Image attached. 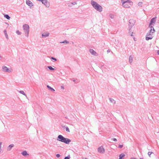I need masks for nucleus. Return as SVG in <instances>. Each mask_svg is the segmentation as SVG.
<instances>
[{
    "label": "nucleus",
    "instance_id": "nucleus-1",
    "mask_svg": "<svg viewBox=\"0 0 159 159\" xmlns=\"http://www.w3.org/2000/svg\"><path fill=\"white\" fill-rule=\"evenodd\" d=\"M91 3L93 7L97 11L99 12H101L102 11V7L96 2L92 0L91 1Z\"/></svg>",
    "mask_w": 159,
    "mask_h": 159
},
{
    "label": "nucleus",
    "instance_id": "nucleus-2",
    "mask_svg": "<svg viewBox=\"0 0 159 159\" xmlns=\"http://www.w3.org/2000/svg\"><path fill=\"white\" fill-rule=\"evenodd\" d=\"M57 140L66 144H69L71 140L67 138H65L61 135H59L57 138Z\"/></svg>",
    "mask_w": 159,
    "mask_h": 159
},
{
    "label": "nucleus",
    "instance_id": "nucleus-3",
    "mask_svg": "<svg viewBox=\"0 0 159 159\" xmlns=\"http://www.w3.org/2000/svg\"><path fill=\"white\" fill-rule=\"evenodd\" d=\"M135 20H134V19H130L129 21V32L128 33L131 36H133V33L132 32L131 34L130 33L131 31V28L133 27V26L134 25V24H135Z\"/></svg>",
    "mask_w": 159,
    "mask_h": 159
},
{
    "label": "nucleus",
    "instance_id": "nucleus-4",
    "mask_svg": "<svg viewBox=\"0 0 159 159\" xmlns=\"http://www.w3.org/2000/svg\"><path fill=\"white\" fill-rule=\"evenodd\" d=\"M123 6L125 8H129L133 4V2L129 0H121Z\"/></svg>",
    "mask_w": 159,
    "mask_h": 159
},
{
    "label": "nucleus",
    "instance_id": "nucleus-5",
    "mask_svg": "<svg viewBox=\"0 0 159 159\" xmlns=\"http://www.w3.org/2000/svg\"><path fill=\"white\" fill-rule=\"evenodd\" d=\"M23 29L25 33V36L28 37L29 32V26L27 24H24L23 26Z\"/></svg>",
    "mask_w": 159,
    "mask_h": 159
},
{
    "label": "nucleus",
    "instance_id": "nucleus-6",
    "mask_svg": "<svg viewBox=\"0 0 159 159\" xmlns=\"http://www.w3.org/2000/svg\"><path fill=\"white\" fill-rule=\"evenodd\" d=\"M154 33V31H152L151 30L148 32L146 36L145 39L146 40H148L151 39L153 37V33Z\"/></svg>",
    "mask_w": 159,
    "mask_h": 159
},
{
    "label": "nucleus",
    "instance_id": "nucleus-7",
    "mask_svg": "<svg viewBox=\"0 0 159 159\" xmlns=\"http://www.w3.org/2000/svg\"><path fill=\"white\" fill-rule=\"evenodd\" d=\"M2 70L3 71L8 73H10L11 71L10 69L5 66H2Z\"/></svg>",
    "mask_w": 159,
    "mask_h": 159
},
{
    "label": "nucleus",
    "instance_id": "nucleus-8",
    "mask_svg": "<svg viewBox=\"0 0 159 159\" xmlns=\"http://www.w3.org/2000/svg\"><path fill=\"white\" fill-rule=\"evenodd\" d=\"M98 151L99 152L102 153H105V149L103 148V147L102 146L99 147L98 149Z\"/></svg>",
    "mask_w": 159,
    "mask_h": 159
},
{
    "label": "nucleus",
    "instance_id": "nucleus-9",
    "mask_svg": "<svg viewBox=\"0 0 159 159\" xmlns=\"http://www.w3.org/2000/svg\"><path fill=\"white\" fill-rule=\"evenodd\" d=\"M156 17H154L152 18L150 21V22L149 23V25H152L153 23H155L156 22Z\"/></svg>",
    "mask_w": 159,
    "mask_h": 159
},
{
    "label": "nucleus",
    "instance_id": "nucleus-10",
    "mask_svg": "<svg viewBox=\"0 0 159 159\" xmlns=\"http://www.w3.org/2000/svg\"><path fill=\"white\" fill-rule=\"evenodd\" d=\"M43 4L44 5H45L46 7H48L50 6V3L49 2H48V1L46 0H44L43 1Z\"/></svg>",
    "mask_w": 159,
    "mask_h": 159
},
{
    "label": "nucleus",
    "instance_id": "nucleus-11",
    "mask_svg": "<svg viewBox=\"0 0 159 159\" xmlns=\"http://www.w3.org/2000/svg\"><path fill=\"white\" fill-rule=\"evenodd\" d=\"M90 52L94 56L97 55V53L93 49H90L89 50Z\"/></svg>",
    "mask_w": 159,
    "mask_h": 159
},
{
    "label": "nucleus",
    "instance_id": "nucleus-12",
    "mask_svg": "<svg viewBox=\"0 0 159 159\" xmlns=\"http://www.w3.org/2000/svg\"><path fill=\"white\" fill-rule=\"evenodd\" d=\"M26 3L27 5L30 7H32L33 5V3L29 0H26Z\"/></svg>",
    "mask_w": 159,
    "mask_h": 159
},
{
    "label": "nucleus",
    "instance_id": "nucleus-13",
    "mask_svg": "<svg viewBox=\"0 0 159 159\" xmlns=\"http://www.w3.org/2000/svg\"><path fill=\"white\" fill-rule=\"evenodd\" d=\"M14 146V145L13 144H11L7 148V150L8 151H10L11 148H13Z\"/></svg>",
    "mask_w": 159,
    "mask_h": 159
},
{
    "label": "nucleus",
    "instance_id": "nucleus-14",
    "mask_svg": "<svg viewBox=\"0 0 159 159\" xmlns=\"http://www.w3.org/2000/svg\"><path fill=\"white\" fill-rule=\"evenodd\" d=\"M49 33H48V32L42 34V37L46 38V37L48 36L49 35Z\"/></svg>",
    "mask_w": 159,
    "mask_h": 159
},
{
    "label": "nucleus",
    "instance_id": "nucleus-15",
    "mask_svg": "<svg viewBox=\"0 0 159 159\" xmlns=\"http://www.w3.org/2000/svg\"><path fill=\"white\" fill-rule=\"evenodd\" d=\"M21 154L24 156H26L29 155V154L27 153V152L26 151H23L21 152Z\"/></svg>",
    "mask_w": 159,
    "mask_h": 159
},
{
    "label": "nucleus",
    "instance_id": "nucleus-16",
    "mask_svg": "<svg viewBox=\"0 0 159 159\" xmlns=\"http://www.w3.org/2000/svg\"><path fill=\"white\" fill-rule=\"evenodd\" d=\"M47 87L48 89L49 90L52 92H54L55 91V90L53 88L50 86L49 85H47Z\"/></svg>",
    "mask_w": 159,
    "mask_h": 159
},
{
    "label": "nucleus",
    "instance_id": "nucleus-17",
    "mask_svg": "<svg viewBox=\"0 0 159 159\" xmlns=\"http://www.w3.org/2000/svg\"><path fill=\"white\" fill-rule=\"evenodd\" d=\"M63 128L64 129H65L66 131H67L68 132H70V130L68 128V127L67 126H62Z\"/></svg>",
    "mask_w": 159,
    "mask_h": 159
},
{
    "label": "nucleus",
    "instance_id": "nucleus-18",
    "mask_svg": "<svg viewBox=\"0 0 159 159\" xmlns=\"http://www.w3.org/2000/svg\"><path fill=\"white\" fill-rule=\"evenodd\" d=\"M133 61V57L132 56H130L129 58V61L130 63L132 62Z\"/></svg>",
    "mask_w": 159,
    "mask_h": 159
},
{
    "label": "nucleus",
    "instance_id": "nucleus-19",
    "mask_svg": "<svg viewBox=\"0 0 159 159\" xmlns=\"http://www.w3.org/2000/svg\"><path fill=\"white\" fill-rule=\"evenodd\" d=\"M125 156V154L124 153H121L119 155V159H124L123 157Z\"/></svg>",
    "mask_w": 159,
    "mask_h": 159
},
{
    "label": "nucleus",
    "instance_id": "nucleus-20",
    "mask_svg": "<svg viewBox=\"0 0 159 159\" xmlns=\"http://www.w3.org/2000/svg\"><path fill=\"white\" fill-rule=\"evenodd\" d=\"M109 100L112 103L114 104L116 103V101L114 100L113 98H109Z\"/></svg>",
    "mask_w": 159,
    "mask_h": 159
},
{
    "label": "nucleus",
    "instance_id": "nucleus-21",
    "mask_svg": "<svg viewBox=\"0 0 159 159\" xmlns=\"http://www.w3.org/2000/svg\"><path fill=\"white\" fill-rule=\"evenodd\" d=\"M4 17L7 20H10V17L7 14H5L4 15Z\"/></svg>",
    "mask_w": 159,
    "mask_h": 159
},
{
    "label": "nucleus",
    "instance_id": "nucleus-22",
    "mask_svg": "<svg viewBox=\"0 0 159 159\" xmlns=\"http://www.w3.org/2000/svg\"><path fill=\"white\" fill-rule=\"evenodd\" d=\"M60 43H69V42L65 40L63 41L60 42Z\"/></svg>",
    "mask_w": 159,
    "mask_h": 159
},
{
    "label": "nucleus",
    "instance_id": "nucleus-23",
    "mask_svg": "<svg viewBox=\"0 0 159 159\" xmlns=\"http://www.w3.org/2000/svg\"><path fill=\"white\" fill-rule=\"evenodd\" d=\"M149 27L150 28V30H151V31H152L155 32V30H154V29L152 26L149 25Z\"/></svg>",
    "mask_w": 159,
    "mask_h": 159
},
{
    "label": "nucleus",
    "instance_id": "nucleus-24",
    "mask_svg": "<svg viewBox=\"0 0 159 159\" xmlns=\"http://www.w3.org/2000/svg\"><path fill=\"white\" fill-rule=\"evenodd\" d=\"M4 34H5V35L6 38L7 39H8V36L7 34V31L6 30H4Z\"/></svg>",
    "mask_w": 159,
    "mask_h": 159
},
{
    "label": "nucleus",
    "instance_id": "nucleus-25",
    "mask_svg": "<svg viewBox=\"0 0 159 159\" xmlns=\"http://www.w3.org/2000/svg\"><path fill=\"white\" fill-rule=\"evenodd\" d=\"M19 92L20 93H21L22 94H23V95L25 96L26 97H27L25 93V92H24L23 91H22V90L20 91H19Z\"/></svg>",
    "mask_w": 159,
    "mask_h": 159
},
{
    "label": "nucleus",
    "instance_id": "nucleus-26",
    "mask_svg": "<svg viewBox=\"0 0 159 159\" xmlns=\"http://www.w3.org/2000/svg\"><path fill=\"white\" fill-rule=\"evenodd\" d=\"M47 67L51 70H53L55 69L54 68H53L51 66H47Z\"/></svg>",
    "mask_w": 159,
    "mask_h": 159
},
{
    "label": "nucleus",
    "instance_id": "nucleus-27",
    "mask_svg": "<svg viewBox=\"0 0 159 159\" xmlns=\"http://www.w3.org/2000/svg\"><path fill=\"white\" fill-rule=\"evenodd\" d=\"M109 16L110 17L111 19L113 18L114 17V15L112 14H110Z\"/></svg>",
    "mask_w": 159,
    "mask_h": 159
},
{
    "label": "nucleus",
    "instance_id": "nucleus-28",
    "mask_svg": "<svg viewBox=\"0 0 159 159\" xmlns=\"http://www.w3.org/2000/svg\"><path fill=\"white\" fill-rule=\"evenodd\" d=\"M16 33L18 35H20L21 34V33L18 30L16 31Z\"/></svg>",
    "mask_w": 159,
    "mask_h": 159
},
{
    "label": "nucleus",
    "instance_id": "nucleus-29",
    "mask_svg": "<svg viewBox=\"0 0 159 159\" xmlns=\"http://www.w3.org/2000/svg\"><path fill=\"white\" fill-rule=\"evenodd\" d=\"M70 155H68L64 159H70Z\"/></svg>",
    "mask_w": 159,
    "mask_h": 159
},
{
    "label": "nucleus",
    "instance_id": "nucleus-30",
    "mask_svg": "<svg viewBox=\"0 0 159 159\" xmlns=\"http://www.w3.org/2000/svg\"><path fill=\"white\" fill-rule=\"evenodd\" d=\"M51 59L52 60H54L55 61H57V59L54 57H51Z\"/></svg>",
    "mask_w": 159,
    "mask_h": 159
},
{
    "label": "nucleus",
    "instance_id": "nucleus-31",
    "mask_svg": "<svg viewBox=\"0 0 159 159\" xmlns=\"http://www.w3.org/2000/svg\"><path fill=\"white\" fill-rule=\"evenodd\" d=\"M153 152H148V155L150 157L151 156H150V155H151V154Z\"/></svg>",
    "mask_w": 159,
    "mask_h": 159
},
{
    "label": "nucleus",
    "instance_id": "nucleus-32",
    "mask_svg": "<svg viewBox=\"0 0 159 159\" xmlns=\"http://www.w3.org/2000/svg\"><path fill=\"white\" fill-rule=\"evenodd\" d=\"M142 2H139L138 4V6L142 7Z\"/></svg>",
    "mask_w": 159,
    "mask_h": 159
},
{
    "label": "nucleus",
    "instance_id": "nucleus-33",
    "mask_svg": "<svg viewBox=\"0 0 159 159\" xmlns=\"http://www.w3.org/2000/svg\"><path fill=\"white\" fill-rule=\"evenodd\" d=\"M71 4L73 5H75L77 4V2H71Z\"/></svg>",
    "mask_w": 159,
    "mask_h": 159
},
{
    "label": "nucleus",
    "instance_id": "nucleus-34",
    "mask_svg": "<svg viewBox=\"0 0 159 159\" xmlns=\"http://www.w3.org/2000/svg\"><path fill=\"white\" fill-rule=\"evenodd\" d=\"M123 147V145H119L118 146V148H122Z\"/></svg>",
    "mask_w": 159,
    "mask_h": 159
},
{
    "label": "nucleus",
    "instance_id": "nucleus-35",
    "mask_svg": "<svg viewBox=\"0 0 159 159\" xmlns=\"http://www.w3.org/2000/svg\"><path fill=\"white\" fill-rule=\"evenodd\" d=\"M112 140L113 141H115V142H116L117 141V139L115 138H113L112 139Z\"/></svg>",
    "mask_w": 159,
    "mask_h": 159
},
{
    "label": "nucleus",
    "instance_id": "nucleus-36",
    "mask_svg": "<svg viewBox=\"0 0 159 159\" xmlns=\"http://www.w3.org/2000/svg\"><path fill=\"white\" fill-rule=\"evenodd\" d=\"M56 156L57 157L59 158L60 157V155L59 154H57L56 155Z\"/></svg>",
    "mask_w": 159,
    "mask_h": 159
},
{
    "label": "nucleus",
    "instance_id": "nucleus-37",
    "mask_svg": "<svg viewBox=\"0 0 159 159\" xmlns=\"http://www.w3.org/2000/svg\"><path fill=\"white\" fill-rule=\"evenodd\" d=\"M110 52V50L109 49H108L107 51V53H109V52Z\"/></svg>",
    "mask_w": 159,
    "mask_h": 159
},
{
    "label": "nucleus",
    "instance_id": "nucleus-38",
    "mask_svg": "<svg viewBox=\"0 0 159 159\" xmlns=\"http://www.w3.org/2000/svg\"><path fill=\"white\" fill-rule=\"evenodd\" d=\"M44 0H39V1H40L41 2H42V3H43V1Z\"/></svg>",
    "mask_w": 159,
    "mask_h": 159
},
{
    "label": "nucleus",
    "instance_id": "nucleus-39",
    "mask_svg": "<svg viewBox=\"0 0 159 159\" xmlns=\"http://www.w3.org/2000/svg\"><path fill=\"white\" fill-rule=\"evenodd\" d=\"M2 147V143L1 142H0V149Z\"/></svg>",
    "mask_w": 159,
    "mask_h": 159
},
{
    "label": "nucleus",
    "instance_id": "nucleus-40",
    "mask_svg": "<svg viewBox=\"0 0 159 159\" xmlns=\"http://www.w3.org/2000/svg\"><path fill=\"white\" fill-rule=\"evenodd\" d=\"M61 89H64V86H61Z\"/></svg>",
    "mask_w": 159,
    "mask_h": 159
},
{
    "label": "nucleus",
    "instance_id": "nucleus-41",
    "mask_svg": "<svg viewBox=\"0 0 159 159\" xmlns=\"http://www.w3.org/2000/svg\"><path fill=\"white\" fill-rule=\"evenodd\" d=\"M157 54H158V55H159V50H158L157 51Z\"/></svg>",
    "mask_w": 159,
    "mask_h": 159
},
{
    "label": "nucleus",
    "instance_id": "nucleus-42",
    "mask_svg": "<svg viewBox=\"0 0 159 159\" xmlns=\"http://www.w3.org/2000/svg\"><path fill=\"white\" fill-rule=\"evenodd\" d=\"M130 159H136V158H134V157H132L130 158Z\"/></svg>",
    "mask_w": 159,
    "mask_h": 159
},
{
    "label": "nucleus",
    "instance_id": "nucleus-43",
    "mask_svg": "<svg viewBox=\"0 0 159 159\" xmlns=\"http://www.w3.org/2000/svg\"><path fill=\"white\" fill-rule=\"evenodd\" d=\"M73 82H75V79H74V80H73Z\"/></svg>",
    "mask_w": 159,
    "mask_h": 159
},
{
    "label": "nucleus",
    "instance_id": "nucleus-44",
    "mask_svg": "<svg viewBox=\"0 0 159 159\" xmlns=\"http://www.w3.org/2000/svg\"><path fill=\"white\" fill-rule=\"evenodd\" d=\"M65 118H66V119H68V117L67 116H66L65 117Z\"/></svg>",
    "mask_w": 159,
    "mask_h": 159
},
{
    "label": "nucleus",
    "instance_id": "nucleus-45",
    "mask_svg": "<svg viewBox=\"0 0 159 159\" xmlns=\"http://www.w3.org/2000/svg\"><path fill=\"white\" fill-rule=\"evenodd\" d=\"M84 159H88V158H85Z\"/></svg>",
    "mask_w": 159,
    "mask_h": 159
},
{
    "label": "nucleus",
    "instance_id": "nucleus-46",
    "mask_svg": "<svg viewBox=\"0 0 159 159\" xmlns=\"http://www.w3.org/2000/svg\"><path fill=\"white\" fill-rule=\"evenodd\" d=\"M140 159H143V158H140Z\"/></svg>",
    "mask_w": 159,
    "mask_h": 159
}]
</instances>
